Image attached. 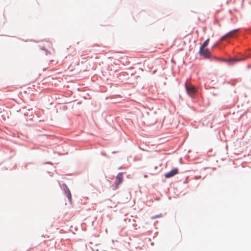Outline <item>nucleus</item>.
<instances>
[{
  "label": "nucleus",
  "mask_w": 251,
  "mask_h": 251,
  "mask_svg": "<svg viewBox=\"0 0 251 251\" xmlns=\"http://www.w3.org/2000/svg\"><path fill=\"white\" fill-rule=\"evenodd\" d=\"M185 85L187 93L189 96H192L197 92V90L195 86L189 84L188 81L186 82Z\"/></svg>",
  "instance_id": "f257e3e1"
},
{
  "label": "nucleus",
  "mask_w": 251,
  "mask_h": 251,
  "mask_svg": "<svg viewBox=\"0 0 251 251\" xmlns=\"http://www.w3.org/2000/svg\"><path fill=\"white\" fill-rule=\"evenodd\" d=\"M123 180V174L120 173L118 174L116 177V180L115 182V186L114 189H117L118 188L119 185L122 183Z\"/></svg>",
  "instance_id": "f03ea898"
},
{
  "label": "nucleus",
  "mask_w": 251,
  "mask_h": 251,
  "mask_svg": "<svg viewBox=\"0 0 251 251\" xmlns=\"http://www.w3.org/2000/svg\"><path fill=\"white\" fill-rule=\"evenodd\" d=\"M238 31H239V29H234L230 32H229L226 35L222 36L220 39V41H222L225 40L226 38H231V37H234L235 33H236Z\"/></svg>",
  "instance_id": "7ed1b4c3"
},
{
  "label": "nucleus",
  "mask_w": 251,
  "mask_h": 251,
  "mask_svg": "<svg viewBox=\"0 0 251 251\" xmlns=\"http://www.w3.org/2000/svg\"><path fill=\"white\" fill-rule=\"evenodd\" d=\"M199 53L205 58H209L211 57V53L207 49H203L201 50L200 49Z\"/></svg>",
  "instance_id": "20e7f679"
},
{
  "label": "nucleus",
  "mask_w": 251,
  "mask_h": 251,
  "mask_svg": "<svg viewBox=\"0 0 251 251\" xmlns=\"http://www.w3.org/2000/svg\"><path fill=\"white\" fill-rule=\"evenodd\" d=\"M178 172L177 168H175L172 170L171 171L165 174V177L167 178L171 177L176 175Z\"/></svg>",
  "instance_id": "39448f33"
},
{
  "label": "nucleus",
  "mask_w": 251,
  "mask_h": 251,
  "mask_svg": "<svg viewBox=\"0 0 251 251\" xmlns=\"http://www.w3.org/2000/svg\"><path fill=\"white\" fill-rule=\"evenodd\" d=\"M64 193L68 198L70 202L72 201V195L71 193L67 187L66 186V188L64 189Z\"/></svg>",
  "instance_id": "423d86ee"
},
{
  "label": "nucleus",
  "mask_w": 251,
  "mask_h": 251,
  "mask_svg": "<svg viewBox=\"0 0 251 251\" xmlns=\"http://www.w3.org/2000/svg\"><path fill=\"white\" fill-rule=\"evenodd\" d=\"M209 39H207L206 41H205L203 44L201 45V46L200 48L201 49V50H202V49H203L205 48V47H206L208 44V43H209Z\"/></svg>",
  "instance_id": "0eeeda50"
}]
</instances>
